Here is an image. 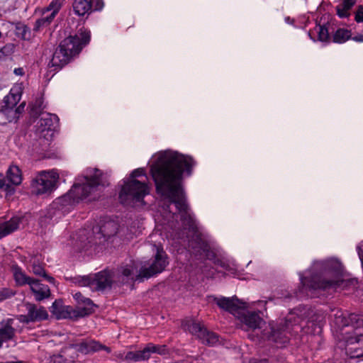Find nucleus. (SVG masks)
Masks as SVG:
<instances>
[{
	"mask_svg": "<svg viewBox=\"0 0 363 363\" xmlns=\"http://www.w3.org/2000/svg\"><path fill=\"white\" fill-rule=\"evenodd\" d=\"M196 163L189 155L166 150L159 154L150 169L157 194L167 200V208L175 206L183 228L194 234L198 231L197 224L187 203L182 180L184 176L192 174Z\"/></svg>",
	"mask_w": 363,
	"mask_h": 363,
	"instance_id": "obj_1",
	"label": "nucleus"
},
{
	"mask_svg": "<svg viewBox=\"0 0 363 363\" xmlns=\"http://www.w3.org/2000/svg\"><path fill=\"white\" fill-rule=\"evenodd\" d=\"M309 275L299 272L301 286L296 294L298 297H314L318 290H337L353 284L354 281L343 277L342 268L336 262H314L308 269Z\"/></svg>",
	"mask_w": 363,
	"mask_h": 363,
	"instance_id": "obj_2",
	"label": "nucleus"
},
{
	"mask_svg": "<svg viewBox=\"0 0 363 363\" xmlns=\"http://www.w3.org/2000/svg\"><path fill=\"white\" fill-rule=\"evenodd\" d=\"M84 179V183L74 184L66 194L52 201L47 210L46 218L52 223L58 222L69 213L80 200L91 195L100 186L104 187L108 185L107 175L96 168L86 169Z\"/></svg>",
	"mask_w": 363,
	"mask_h": 363,
	"instance_id": "obj_3",
	"label": "nucleus"
},
{
	"mask_svg": "<svg viewBox=\"0 0 363 363\" xmlns=\"http://www.w3.org/2000/svg\"><path fill=\"white\" fill-rule=\"evenodd\" d=\"M90 38V31L84 28L79 29L74 35L65 38L55 49L49 65L55 67V70L61 69L79 54L83 48L89 44Z\"/></svg>",
	"mask_w": 363,
	"mask_h": 363,
	"instance_id": "obj_4",
	"label": "nucleus"
},
{
	"mask_svg": "<svg viewBox=\"0 0 363 363\" xmlns=\"http://www.w3.org/2000/svg\"><path fill=\"white\" fill-rule=\"evenodd\" d=\"M118 229L113 220L105 221L102 225L93 227L91 230H81L75 240L74 248L77 252H86L93 245H100L108 238L115 235Z\"/></svg>",
	"mask_w": 363,
	"mask_h": 363,
	"instance_id": "obj_5",
	"label": "nucleus"
},
{
	"mask_svg": "<svg viewBox=\"0 0 363 363\" xmlns=\"http://www.w3.org/2000/svg\"><path fill=\"white\" fill-rule=\"evenodd\" d=\"M145 171L138 168L132 172L130 178L124 180L119 193L120 202L128 206H135L137 203H144V197L149 194L150 189L146 181H139L137 177L145 176Z\"/></svg>",
	"mask_w": 363,
	"mask_h": 363,
	"instance_id": "obj_6",
	"label": "nucleus"
},
{
	"mask_svg": "<svg viewBox=\"0 0 363 363\" xmlns=\"http://www.w3.org/2000/svg\"><path fill=\"white\" fill-rule=\"evenodd\" d=\"M335 324L340 328L350 327L352 330L346 331V334H350L355 330L354 335H350L345 337L347 345L358 343L362 337V332H357L358 330L363 328V315L352 313L348 316L345 315L341 311H337L335 314Z\"/></svg>",
	"mask_w": 363,
	"mask_h": 363,
	"instance_id": "obj_7",
	"label": "nucleus"
},
{
	"mask_svg": "<svg viewBox=\"0 0 363 363\" xmlns=\"http://www.w3.org/2000/svg\"><path fill=\"white\" fill-rule=\"evenodd\" d=\"M59 174L55 171L42 172L32 181L31 187L36 195L50 194L57 187Z\"/></svg>",
	"mask_w": 363,
	"mask_h": 363,
	"instance_id": "obj_8",
	"label": "nucleus"
},
{
	"mask_svg": "<svg viewBox=\"0 0 363 363\" xmlns=\"http://www.w3.org/2000/svg\"><path fill=\"white\" fill-rule=\"evenodd\" d=\"M299 326L292 325L289 318L281 320L277 328L272 327L268 339L277 345L284 347L289 341V336L298 332Z\"/></svg>",
	"mask_w": 363,
	"mask_h": 363,
	"instance_id": "obj_9",
	"label": "nucleus"
},
{
	"mask_svg": "<svg viewBox=\"0 0 363 363\" xmlns=\"http://www.w3.org/2000/svg\"><path fill=\"white\" fill-rule=\"evenodd\" d=\"M157 252L154 260L150 267H142L139 269L138 279L145 278L146 279L162 272L168 264L167 255L162 246H156Z\"/></svg>",
	"mask_w": 363,
	"mask_h": 363,
	"instance_id": "obj_10",
	"label": "nucleus"
},
{
	"mask_svg": "<svg viewBox=\"0 0 363 363\" xmlns=\"http://www.w3.org/2000/svg\"><path fill=\"white\" fill-rule=\"evenodd\" d=\"M138 268V263L134 260H130L128 263L123 264L117 269L113 270L114 272L116 284L123 285L129 283V281H143L145 278L138 279L139 275Z\"/></svg>",
	"mask_w": 363,
	"mask_h": 363,
	"instance_id": "obj_11",
	"label": "nucleus"
},
{
	"mask_svg": "<svg viewBox=\"0 0 363 363\" xmlns=\"http://www.w3.org/2000/svg\"><path fill=\"white\" fill-rule=\"evenodd\" d=\"M25 306L27 313L26 315H20L18 318L21 323L28 324L30 323L40 322L48 318V313L43 306H38L31 303H26Z\"/></svg>",
	"mask_w": 363,
	"mask_h": 363,
	"instance_id": "obj_12",
	"label": "nucleus"
},
{
	"mask_svg": "<svg viewBox=\"0 0 363 363\" xmlns=\"http://www.w3.org/2000/svg\"><path fill=\"white\" fill-rule=\"evenodd\" d=\"M61 4L60 1L52 0L43 11L42 17L35 21L33 30L35 31H39L49 26L59 12Z\"/></svg>",
	"mask_w": 363,
	"mask_h": 363,
	"instance_id": "obj_13",
	"label": "nucleus"
},
{
	"mask_svg": "<svg viewBox=\"0 0 363 363\" xmlns=\"http://www.w3.org/2000/svg\"><path fill=\"white\" fill-rule=\"evenodd\" d=\"M113 284H116L113 270L104 269L91 275V290L103 291L111 288Z\"/></svg>",
	"mask_w": 363,
	"mask_h": 363,
	"instance_id": "obj_14",
	"label": "nucleus"
},
{
	"mask_svg": "<svg viewBox=\"0 0 363 363\" xmlns=\"http://www.w3.org/2000/svg\"><path fill=\"white\" fill-rule=\"evenodd\" d=\"M189 330L192 335H196L204 345L213 346L219 340L218 335L216 333L208 331L199 323H191L189 327Z\"/></svg>",
	"mask_w": 363,
	"mask_h": 363,
	"instance_id": "obj_15",
	"label": "nucleus"
},
{
	"mask_svg": "<svg viewBox=\"0 0 363 363\" xmlns=\"http://www.w3.org/2000/svg\"><path fill=\"white\" fill-rule=\"evenodd\" d=\"M104 6L103 0H74L73 10L79 16L101 11Z\"/></svg>",
	"mask_w": 363,
	"mask_h": 363,
	"instance_id": "obj_16",
	"label": "nucleus"
},
{
	"mask_svg": "<svg viewBox=\"0 0 363 363\" xmlns=\"http://www.w3.org/2000/svg\"><path fill=\"white\" fill-rule=\"evenodd\" d=\"M69 348L74 349L76 351L85 354L96 352L100 350H104L107 353H110L111 352L110 347L102 345L99 341L94 340H83L79 343L70 344Z\"/></svg>",
	"mask_w": 363,
	"mask_h": 363,
	"instance_id": "obj_17",
	"label": "nucleus"
},
{
	"mask_svg": "<svg viewBox=\"0 0 363 363\" xmlns=\"http://www.w3.org/2000/svg\"><path fill=\"white\" fill-rule=\"evenodd\" d=\"M236 317L246 326L247 329L259 328L264 322L258 313L248 311L244 308H242Z\"/></svg>",
	"mask_w": 363,
	"mask_h": 363,
	"instance_id": "obj_18",
	"label": "nucleus"
},
{
	"mask_svg": "<svg viewBox=\"0 0 363 363\" xmlns=\"http://www.w3.org/2000/svg\"><path fill=\"white\" fill-rule=\"evenodd\" d=\"M214 301L220 308L232 313L235 316H237L242 310V308L238 305L239 300L238 298L221 297L215 298Z\"/></svg>",
	"mask_w": 363,
	"mask_h": 363,
	"instance_id": "obj_19",
	"label": "nucleus"
},
{
	"mask_svg": "<svg viewBox=\"0 0 363 363\" xmlns=\"http://www.w3.org/2000/svg\"><path fill=\"white\" fill-rule=\"evenodd\" d=\"M73 298L78 303L77 308L80 316L87 315L93 312L94 304L90 298L84 297L80 292L73 294Z\"/></svg>",
	"mask_w": 363,
	"mask_h": 363,
	"instance_id": "obj_20",
	"label": "nucleus"
},
{
	"mask_svg": "<svg viewBox=\"0 0 363 363\" xmlns=\"http://www.w3.org/2000/svg\"><path fill=\"white\" fill-rule=\"evenodd\" d=\"M13 320L9 318L1 323L0 327V348L4 342L11 340L15 337L16 329L13 327Z\"/></svg>",
	"mask_w": 363,
	"mask_h": 363,
	"instance_id": "obj_21",
	"label": "nucleus"
},
{
	"mask_svg": "<svg viewBox=\"0 0 363 363\" xmlns=\"http://www.w3.org/2000/svg\"><path fill=\"white\" fill-rule=\"evenodd\" d=\"M11 271L17 286H23L25 285H30L34 278L28 276L23 269L17 264H13L11 266Z\"/></svg>",
	"mask_w": 363,
	"mask_h": 363,
	"instance_id": "obj_22",
	"label": "nucleus"
},
{
	"mask_svg": "<svg viewBox=\"0 0 363 363\" xmlns=\"http://www.w3.org/2000/svg\"><path fill=\"white\" fill-rule=\"evenodd\" d=\"M59 118L57 115L51 113L43 114L38 123V129L40 132L54 130L57 126Z\"/></svg>",
	"mask_w": 363,
	"mask_h": 363,
	"instance_id": "obj_23",
	"label": "nucleus"
},
{
	"mask_svg": "<svg viewBox=\"0 0 363 363\" xmlns=\"http://www.w3.org/2000/svg\"><path fill=\"white\" fill-rule=\"evenodd\" d=\"M30 289L37 301H43L50 296V290L48 286L42 284L38 279H33L30 285Z\"/></svg>",
	"mask_w": 363,
	"mask_h": 363,
	"instance_id": "obj_24",
	"label": "nucleus"
},
{
	"mask_svg": "<svg viewBox=\"0 0 363 363\" xmlns=\"http://www.w3.org/2000/svg\"><path fill=\"white\" fill-rule=\"evenodd\" d=\"M329 26L327 24H316L315 27L308 32V35L313 41L319 40L321 42H326L330 39Z\"/></svg>",
	"mask_w": 363,
	"mask_h": 363,
	"instance_id": "obj_25",
	"label": "nucleus"
},
{
	"mask_svg": "<svg viewBox=\"0 0 363 363\" xmlns=\"http://www.w3.org/2000/svg\"><path fill=\"white\" fill-rule=\"evenodd\" d=\"M6 183L9 184L15 188L22 182V174L19 167L16 165H11L6 172Z\"/></svg>",
	"mask_w": 363,
	"mask_h": 363,
	"instance_id": "obj_26",
	"label": "nucleus"
},
{
	"mask_svg": "<svg viewBox=\"0 0 363 363\" xmlns=\"http://www.w3.org/2000/svg\"><path fill=\"white\" fill-rule=\"evenodd\" d=\"M19 223L18 218H12L8 221L0 222V240L16 230Z\"/></svg>",
	"mask_w": 363,
	"mask_h": 363,
	"instance_id": "obj_27",
	"label": "nucleus"
},
{
	"mask_svg": "<svg viewBox=\"0 0 363 363\" xmlns=\"http://www.w3.org/2000/svg\"><path fill=\"white\" fill-rule=\"evenodd\" d=\"M118 357L123 360L133 362L145 361L150 359V354H148V350L146 347L142 350L128 352L124 357L122 354Z\"/></svg>",
	"mask_w": 363,
	"mask_h": 363,
	"instance_id": "obj_28",
	"label": "nucleus"
},
{
	"mask_svg": "<svg viewBox=\"0 0 363 363\" xmlns=\"http://www.w3.org/2000/svg\"><path fill=\"white\" fill-rule=\"evenodd\" d=\"M21 94L18 93H13V89H11L10 93L6 95L4 99V105L2 106V111L6 112L9 110L13 109L21 99Z\"/></svg>",
	"mask_w": 363,
	"mask_h": 363,
	"instance_id": "obj_29",
	"label": "nucleus"
},
{
	"mask_svg": "<svg viewBox=\"0 0 363 363\" xmlns=\"http://www.w3.org/2000/svg\"><path fill=\"white\" fill-rule=\"evenodd\" d=\"M357 0H343L341 5L336 6L337 14L340 18H347L349 16L350 9L354 5Z\"/></svg>",
	"mask_w": 363,
	"mask_h": 363,
	"instance_id": "obj_30",
	"label": "nucleus"
},
{
	"mask_svg": "<svg viewBox=\"0 0 363 363\" xmlns=\"http://www.w3.org/2000/svg\"><path fill=\"white\" fill-rule=\"evenodd\" d=\"M32 272L39 277H43L45 280H47L49 283L52 284H55V279L54 277L48 275L43 266L39 263L33 262L32 266Z\"/></svg>",
	"mask_w": 363,
	"mask_h": 363,
	"instance_id": "obj_31",
	"label": "nucleus"
},
{
	"mask_svg": "<svg viewBox=\"0 0 363 363\" xmlns=\"http://www.w3.org/2000/svg\"><path fill=\"white\" fill-rule=\"evenodd\" d=\"M195 243L196 245H194L193 241H189V246L194 250L198 249L197 252L199 253L203 252L208 255L210 247L205 241H203L199 236H196Z\"/></svg>",
	"mask_w": 363,
	"mask_h": 363,
	"instance_id": "obj_32",
	"label": "nucleus"
},
{
	"mask_svg": "<svg viewBox=\"0 0 363 363\" xmlns=\"http://www.w3.org/2000/svg\"><path fill=\"white\" fill-rule=\"evenodd\" d=\"M333 42L343 43L351 38V32L347 29L339 28L333 35Z\"/></svg>",
	"mask_w": 363,
	"mask_h": 363,
	"instance_id": "obj_33",
	"label": "nucleus"
},
{
	"mask_svg": "<svg viewBox=\"0 0 363 363\" xmlns=\"http://www.w3.org/2000/svg\"><path fill=\"white\" fill-rule=\"evenodd\" d=\"M69 279L79 286H89L91 289V275L76 276Z\"/></svg>",
	"mask_w": 363,
	"mask_h": 363,
	"instance_id": "obj_34",
	"label": "nucleus"
},
{
	"mask_svg": "<svg viewBox=\"0 0 363 363\" xmlns=\"http://www.w3.org/2000/svg\"><path fill=\"white\" fill-rule=\"evenodd\" d=\"M70 349L69 346L68 347L65 348L61 351L60 354H54L50 358V362L51 363H68V362H73V359H67L65 357V354L67 352L68 350Z\"/></svg>",
	"mask_w": 363,
	"mask_h": 363,
	"instance_id": "obj_35",
	"label": "nucleus"
},
{
	"mask_svg": "<svg viewBox=\"0 0 363 363\" xmlns=\"http://www.w3.org/2000/svg\"><path fill=\"white\" fill-rule=\"evenodd\" d=\"M146 347L150 356L152 353H157L159 354H166L167 353V349L165 345H156L152 343H150L146 346Z\"/></svg>",
	"mask_w": 363,
	"mask_h": 363,
	"instance_id": "obj_36",
	"label": "nucleus"
},
{
	"mask_svg": "<svg viewBox=\"0 0 363 363\" xmlns=\"http://www.w3.org/2000/svg\"><path fill=\"white\" fill-rule=\"evenodd\" d=\"M63 311L64 310L62 301L55 300L50 307V312L56 315L57 318H60L63 316Z\"/></svg>",
	"mask_w": 363,
	"mask_h": 363,
	"instance_id": "obj_37",
	"label": "nucleus"
},
{
	"mask_svg": "<svg viewBox=\"0 0 363 363\" xmlns=\"http://www.w3.org/2000/svg\"><path fill=\"white\" fill-rule=\"evenodd\" d=\"M0 189H4L7 196L13 195L16 191L13 186L6 183V179L2 174H0Z\"/></svg>",
	"mask_w": 363,
	"mask_h": 363,
	"instance_id": "obj_38",
	"label": "nucleus"
},
{
	"mask_svg": "<svg viewBox=\"0 0 363 363\" xmlns=\"http://www.w3.org/2000/svg\"><path fill=\"white\" fill-rule=\"evenodd\" d=\"M16 294V292L11 289L4 288L0 291V301L11 298Z\"/></svg>",
	"mask_w": 363,
	"mask_h": 363,
	"instance_id": "obj_39",
	"label": "nucleus"
},
{
	"mask_svg": "<svg viewBox=\"0 0 363 363\" xmlns=\"http://www.w3.org/2000/svg\"><path fill=\"white\" fill-rule=\"evenodd\" d=\"M351 358H360L363 357V350L359 348H349Z\"/></svg>",
	"mask_w": 363,
	"mask_h": 363,
	"instance_id": "obj_40",
	"label": "nucleus"
},
{
	"mask_svg": "<svg viewBox=\"0 0 363 363\" xmlns=\"http://www.w3.org/2000/svg\"><path fill=\"white\" fill-rule=\"evenodd\" d=\"M354 20L357 23L363 22V6L361 5L358 6L357 10L355 12Z\"/></svg>",
	"mask_w": 363,
	"mask_h": 363,
	"instance_id": "obj_41",
	"label": "nucleus"
},
{
	"mask_svg": "<svg viewBox=\"0 0 363 363\" xmlns=\"http://www.w3.org/2000/svg\"><path fill=\"white\" fill-rule=\"evenodd\" d=\"M13 73L17 76H23L25 74L24 70L22 67L15 68L13 70Z\"/></svg>",
	"mask_w": 363,
	"mask_h": 363,
	"instance_id": "obj_42",
	"label": "nucleus"
},
{
	"mask_svg": "<svg viewBox=\"0 0 363 363\" xmlns=\"http://www.w3.org/2000/svg\"><path fill=\"white\" fill-rule=\"evenodd\" d=\"M358 255L360 259L363 262V245L357 247Z\"/></svg>",
	"mask_w": 363,
	"mask_h": 363,
	"instance_id": "obj_43",
	"label": "nucleus"
},
{
	"mask_svg": "<svg viewBox=\"0 0 363 363\" xmlns=\"http://www.w3.org/2000/svg\"><path fill=\"white\" fill-rule=\"evenodd\" d=\"M352 39H353L354 41H356V42L363 43V35H362V34L357 35H356V36H354Z\"/></svg>",
	"mask_w": 363,
	"mask_h": 363,
	"instance_id": "obj_44",
	"label": "nucleus"
},
{
	"mask_svg": "<svg viewBox=\"0 0 363 363\" xmlns=\"http://www.w3.org/2000/svg\"><path fill=\"white\" fill-rule=\"evenodd\" d=\"M284 21L286 23L294 24V20L291 18L289 16L285 17Z\"/></svg>",
	"mask_w": 363,
	"mask_h": 363,
	"instance_id": "obj_45",
	"label": "nucleus"
},
{
	"mask_svg": "<svg viewBox=\"0 0 363 363\" xmlns=\"http://www.w3.org/2000/svg\"><path fill=\"white\" fill-rule=\"evenodd\" d=\"M19 109H20V107H17L16 109V112H18Z\"/></svg>",
	"mask_w": 363,
	"mask_h": 363,
	"instance_id": "obj_46",
	"label": "nucleus"
},
{
	"mask_svg": "<svg viewBox=\"0 0 363 363\" xmlns=\"http://www.w3.org/2000/svg\"><path fill=\"white\" fill-rule=\"evenodd\" d=\"M16 363H23L22 361H17Z\"/></svg>",
	"mask_w": 363,
	"mask_h": 363,
	"instance_id": "obj_47",
	"label": "nucleus"
},
{
	"mask_svg": "<svg viewBox=\"0 0 363 363\" xmlns=\"http://www.w3.org/2000/svg\"><path fill=\"white\" fill-rule=\"evenodd\" d=\"M2 37V33L0 31V39Z\"/></svg>",
	"mask_w": 363,
	"mask_h": 363,
	"instance_id": "obj_48",
	"label": "nucleus"
}]
</instances>
